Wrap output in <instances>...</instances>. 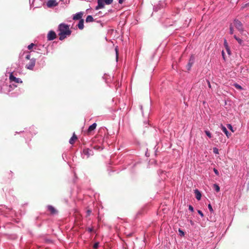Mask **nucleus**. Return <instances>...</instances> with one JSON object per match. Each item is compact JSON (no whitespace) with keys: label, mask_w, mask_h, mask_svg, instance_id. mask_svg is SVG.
Here are the masks:
<instances>
[{"label":"nucleus","mask_w":249,"mask_h":249,"mask_svg":"<svg viewBox=\"0 0 249 249\" xmlns=\"http://www.w3.org/2000/svg\"><path fill=\"white\" fill-rule=\"evenodd\" d=\"M57 31L60 40L65 39L67 36H69L71 33L69 26L65 23H61L59 25Z\"/></svg>","instance_id":"obj_1"},{"label":"nucleus","mask_w":249,"mask_h":249,"mask_svg":"<svg viewBox=\"0 0 249 249\" xmlns=\"http://www.w3.org/2000/svg\"><path fill=\"white\" fill-rule=\"evenodd\" d=\"M234 25L235 28L241 33H242L244 31L243 24L238 20L235 19L234 21Z\"/></svg>","instance_id":"obj_2"},{"label":"nucleus","mask_w":249,"mask_h":249,"mask_svg":"<svg viewBox=\"0 0 249 249\" xmlns=\"http://www.w3.org/2000/svg\"><path fill=\"white\" fill-rule=\"evenodd\" d=\"M36 64V59L32 58L29 63L26 64V68L27 69L33 70Z\"/></svg>","instance_id":"obj_3"},{"label":"nucleus","mask_w":249,"mask_h":249,"mask_svg":"<svg viewBox=\"0 0 249 249\" xmlns=\"http://www.w3.org/2000/svg\"><path fill=\"white\" fill-rule=\"evenodd\" d=\"M56 37L55 33L53 31H50L47 35V38L48 40H53Z\"/></svg>","instance_id":"obj_4"},{"label":"nucleus","mask_w":249,"mask_h":249,"mask_svg":"<svg viewBox=\"0 0 249 249\" xmlns=\"http://www.w3.org/2000/svg\"><path fill=\"white\" fill-rule=\"evenodd\" d=\"M58 5V3L55 0H48L47 2V6L48 8H51L56 6Z\"/></svg>","instance_id":"obj_5"},{"label":"nucleus","mask_w":249,"mask_h":249,"mask_svg":"<svg viewBox=\"0 0 249 249\" xmlns=\"http://www.w3.org/2000/svg\"><path fill=\"white\" fill-rule=\"evenodd\" d=\"M195 61V57L194 56L192 55L189 59V62L186 66V68L188 71L190 70L193 64H194Z\"/></svg>","instance_id":"obj_6"},{"label":"nucleus","mask_w":249,"mask_h":249,"mask_svg":"<svg viewBox=\"0 0 249 249\" xmlns=\"http://www.w3.org/2000/svg\"><path fill=\"white\" fill-rule=\"evenodd\" d=\"M9 79L11 81H14L16 83H21L22 82L20 78H16L12 74L9 76Z\"/></svg>","instance_id":"obj_7"},{"label":"nucleus","mask_w":249,"mask_h":249,"mask_svg":"<svg viewBox=\"0 0 249 249\" xmlns=\"http://www.w3.org/2000/svg\"><path fill=\"white\" fill-rule=\"evenodd\" d=\"M105 1L104 0H98V5L95 7L96 10L104 8Z\"/></svg>","instance_id":"obj_8"},{"label":"nucleus","mask_w":249,"mask_h":249,"mask_svg":"<svg viewBox=\"0 0 249 249\" xmlns=\"http://www.w3.org/2000/svg\"><path fill=\"white\" fill-rule=\"evenodd\" d=\"M83 15V12H79L73 16V20H79V19L80 20L81 19H82L81 18H82Z\"/></svg>","instance_id":"obj_9"},{"label":"nucleus","mask_w":249,"mask_h":249,"mask_svg":"<svg viewBox=\"0 0 249 249\" xmlns=\"http://www.w3.org/2000/svg\"><path fill=\"white\" fill-rule=\"evenodd\" d=\"M48 210L52 214H54L57 213V211L51 205H49L48 206Z\"/></svg>","instance_id":"obj_10"},{"label":"nucleus","mask_w":249,"mask_h":249,"mask_svg":"<svg viewBox=\"0 0 249 249\" xmlns=\"http://www.w3.org/2000/svg\"><path fill=\"white\" fill-rule=\"evenodd\" d=\"M97 126V124L96 123L93 124L92 125H90L88 129V133H90L92 131L94 130Z\"/></svg>","instance_id":"obj_11"},{"label":"nucleus","mask_w":249,"mask_h":249,"mask_svg":"<svg viewBox=\"0 0 249 249\" xmlns=\"http://www.w3.org/2000/svg\"><path fill=\"white\" fill-rule=\"evenodd\" d=\"M77 139V137L76 136L75 134L74 133L72 137L70 139L69 142L71 144H73L75 142V141Z\"/></svg>","instance_id":"obj_12"},{"label":"nucleus","mask_w":249,"mask_h":249,"mask_svg":"<svg viewBox=\"0 0 249 249\" xmlns=\"http://www.w3.org/2000/svg\"><path fill=\"white\" fill-rule=\"evenodd\" d=\"M195 195H196V198L198 200H200L201 197V194L200 192L197 189H196L195 190Z\"/></svg>","instance_id":"obj_13"},{"label":"nucleus","mask_w":249,"mask_h":249,"mask_svg":"<svg viewBox=\"0 0 249 249\" xmlns=\"http://www.w3.org/2000/svg\"><path fill=\"white\" fill-rule=\"evenodd\" d=\"M78 28L80 30H83L84 28V19H81L77 25Z\"/></svg>","instance_id":"obj_14"},{"label":"nucleus","mask_w":249,"mask_h":249,"mask_svg":"<svg viewBox=\"0 0 249 249\" xmlns=\"http://www.w3.org/2000/svg\"><path fill=\"white\" fill-rule=\"evenodd\" d=\"M221 129L223 131V132L226 135L227 137H229V136L231 135V134L229 133L228 131L227 130V128L223 125H221Z\"/></svg>","instance_id":"obj_15"},{"label":"nucleus","mask_w":249,"mask_h":249,"mask_svg":"<svg viewBox=\"0 0 249 249\" xmlns=\"http://www.w3.org/2000/svg\"><path fill=\"white\" fill-rule=\"evenodd\" d=\"M93 21H94V19H93V17L90 15L88 16L86 19V21L87 22H93Z\"/></svg>","instance_id":"obj_16"},{"label":"nucleus","mask_w":249,"mask_h":249,"mask_svg":"<svg viewBox=\"0 0 249 249\" xmlns=\"http://www.w3.org/2000/svg\"><path fill=\"white\" fill-rule=\"evenodd\" d=\"M234 38L238 41V42L240 44H242V42H243V41L241 39L237 37L236 36L234 35Z\"/></svg>","instance_id":"obj_17"},{"label":"nucleus","mask_w":249,"mask_h":249,"mask_svg":"<svg viewBox=\"0 0 249 249\" xmlns=\"http://www.w3.org/2000/svg\"><path fill=\"white\" fill-rule=\"evenodd\" d=\"M213 187L217 192H218L220 191V187H219V186L217 184H214Z\"/></svg>","instance_id":"obj_18"},{"label":"nucleus","mask_w":249,"mask_h":249,"mask_svg":"<svg viewBox=\"0 0 249 249\" xmlns=\"http://www.w3.org/2000/svg\"><path fill=\"white\" fill-rule=\"evenodd\" d=\"M205 134H206V135L209 138H212V135H211V133H210V132L208 130H205Z\"/></svg>","instance_id":"obj_19"},{"label":"nucleus","mask_w":249,"mask_h":249,"mask_svg":"<svg viewBox=\"0 0 249 249\" xmlns=\"http://www.w3.org/2000/svg\"><path fill=\"white\" fill-rule=\"evenodd\" d=\"M113 0H104L105 1V3L106 4H110L112 3Z\"/></svg>","instance_id":"obj_20"},{"label":"nucleus","mask_w":249,"mask_h":249,"mask_svg":"<svg viewBox=\"0 0 249 249\" xmlns=\"http://www.w3.org/2000/svg\"><path fill=\"white\" fill-rule=\"evenodd\" d=\"M234 87L237 89H242V88L241 86L239 85L238 84H235L234 85Z\"/></svg>","instance_id":"obj_21"},{"label":"nucleus","mask_w":249,"mask_h":249,"mask_svg":"<svg viewBox=\"0 0 249 249\" xmlns=\"http://www.w3.org/2000/svg\"><path fill=\"white\" fill-rule=\"evenodd\" d=\"M213 152L214 153L216 154H218V148H216V147H214L213 148Z\"/></svg>","instance_id":"obj_22"},{"label":"nucleus","mask_w":249,"mask_h":249,"mask_svg":"<svg viewBox=\"0 0 249 249\" xmlns=\"http://www.w3.org/2000/svg\"><path fill=\"white\" fill-rule=\"evenodd\" d=\"M227 127L231 131H232V132H234V131L233 130V128H232V125L231 124H227Z\"/></svg>","instance_id":"obj_23"},{"label":"nucleus","mask_w":249,"mask_h":249,"mask_svg":"<svg viewBox=\"0 0 249 249\" xmlns=\"http://www.w3.org/2000/svg\"><path fill=\"white\" fill-rule=\"evenodd\" d=\"M98 246H99V243L97 242V243H95L93 245V248L94 249H96L98 248Z\"/></svg>","instance_id":"obj_24"},{"label":"nucleus","mask_w":249,"mask_h":249,"mask_svg":"<svg viewBox=\"0 0 249 249\" xmlns=\"http://www.w3.org/2000/svg\"><path fill=\"white\" fill-rule=\"evenodd\" d=\"M115 52H116V59L118 60V49L116 47L115 48Z\"/></svg>","instance_id":"obj_25"},{"label":"nucleus","mask_w":249,"mask_h":249,"mask_svg":"<svg viewBox=\"0 0 249 249\" xmlns=\"http://www.w3.org/2000/svg\"><path fill=\"white\" fill-rule=\"evenodd\" d=\"M35 46V44L34 43H31L28 46V48L29 50H31V49H32V48L33 47V46Z\"/></svg>","instance_id":"obj_26"},{"label":"nucleus","mask_w":249,"mask_h":249,"mask_svg":"<svg viewBox=\"0 0 249 249\" xmlns=\"http://www.w3.org/2000/svg\"><path fill=\"white\" fill-rule=\"evenodd\" d=\"M208 208H209V210H210V211L211 212H213V209L212 206H211V205L210 204H209L208 205Z\"/></svg>","instance_id":"obj_27"},{"label":"nucleus","mask_w":249,"mask_h":249,"mask_svg":"<svg viewBox=\"0 0 249 249\" xmlns=\"http://www.w3.org/2000/svg\"><path fill=\"white\" fill-rule=\"evenodd\" d=\"M178 231H179L180 235H181V236L184 235V232L181 230L179 229Z\"/></svg>","instance_id":"obj_28"},{"label":"nucleus","mask_w":249,"mask_h":249,"mask_svg":"<svg viewBox=\"0 0 249 249\" xmlns=\"http://www.w3.org/2000/svg\"><path fill=\"white\" fill-rule=\"evenodd\" d=\"M230 34H232L233 33V28L231 26H230Z\"/></svg>","instance_id":"obj_29"},{"label":"nucleus","mask_w":249,"mask_h":249,"mask_svg":"<svg viewBox=\"0 0 249 249\" xmlns=\"http://www.w3.org/2000/svg\"><path fill=\"white\" fill-rule=\"evenodd\" d=\"M197 212L200 215V216L201 217H203L204 216L203 213H202V212L200 210H198Z\"/></svg>","instance_id":"obj_30"},{"label":"nucleus","mask_w":249,"mask_h":249,"mask_svg":"<svg viewBox=\"0 0 249 249\" xmlns=\"http://www.w3.org/2000/svg\"><path fill=\"white\" fill-rule=\"evenodd\" d=\"M189 210H190L191 212L194 211V208L192 206L189 205Z\"/></svg>","instance_id":"obj_31"},{"label":"nucleus","mask_w":249,"mask_h":249,"mask_svg":"<svg viewBox=\"0 0 249 249\" xmlns=\"http://www.w3.org/2000/svg\"><path fill=\"white\" fill-rule=\"evenodd\" d=\"M224 45H225L226 48H228V43H227V40L226 39H225V40H224Z\"/></svg>","instance_id":"obj_32"},{"label":"nucleus","mask_w":249,"mask_h":249,"mask_svg":"<svg viewBox=\"0 0 249 249\" xmlns=\"http://www.w3.org/2000/svg\"><path fill=\"white\" fill-rule=\"evenodd\" d=\"M83 153L85 154L88 155V149H84L83 150Z\"/></svg>","instance_id":"obj_33"},{"label":"nucleus","mask_w":249,"mask_h":249,"mask_svg":"<svg viewBox=\"0 0 249 249\" xmlns=\"http://www.w3.org/2000/svg\"><path fill=\"white\" fill-rule=\"evenodd\" d=\"M91 213V210H87V215H89Z\"/></svg>","instance_id":"obj_34"},{"label":"nucleus","mask_w":249,"mask_h":249,"mask_svg":"<svg viewBox=\"0 0 249 249\" xmlns=\"http://www.w3.org/2000/svg\"><path fill=\"white\" fill-rule=\"evenodd\" d=\"M26 59H27V60H30V54H28L25 57Z\"/></svg>","instance_id":"obj_35"},{"label":"nucleus","mask_w":249,"mask_h":249,"mask_svg":"<svg viewBox=\"0 0 249 249\" xmlns=\"http://www.w3.org/2000/svg\"><path fill=\"white\" fill-rule=\"evenodd\" d=\"M213 171H214V172L215 173V174H216V175H218L219 172H218V171H217V170H216V169L214 168V169H213Z\"/></svg>","instance_id":"obj_36"},{"label":"nucleus","mask_w":249,"mask_h":249,"mask_svg":"<svg viewBox=\"0 0 249 249\" xmlns=\"http://www.w3.org/2000/svg\"><path fill=\"white\" fill-rule=\"evenodd\" d=\"M88 231H89V232H92V231H93V229L92 228H89L88 229Z\"/></svg>","instance_id":"obj_37"},{"label":"nucleus","mask_w":249,"mask_h":249,"mask_svg":"<svg viewBox=\"0 0 249 249\" xmlns=\"http://www.w3.org/2000/svg\"><path fill=\"white\" fill-rule=\"evenodd\" d=\"M124 0H119V3L122 4L123 3Z\"/></svg>","instance_id":"obj_38"},{"label":"nucleus","mask_w":249,"mask_h":249,"mask_svg":"<svg viewBox=\"0 0 249 249\" xmlns=\"http://www.w3.org/2000/svg\"><path fill=\"white\" fill-rule=\"evenodd\" d=\"M226 48V50H227V51L228 53L229 54H230V49H229V48L228 47V48Z\"/></svg>","instance_id":"obj_39"},{"label":"nucleus","mask_w":249,"mask_h":249,"mask_svg":"<svg viewBox=\"0 0 249 249\" xmlns=\"http://www.w3.org/2000/svg\"><path fill=\"white\" fill-rule=\"evenodd\" d=\"M222 56H223V58L225 59L224 52L223 51H222Z\"/></svg>","instance_id":"obj_40"},{"label":"nucleus","mask_w":249,"mask_h":249,"mask_svg":"<svg viewBox=\"0 0 249 249\" xmlns=\"http://www.w3.org/2000/svg\"><path fill=\"white\" fill-rule=\"evenodd\" d=\"M209 87L210 88H211V85H210V83L209 82Z\"/></svg>","instance_id":"obj_41"},{"label":"nucleus","mask_w":249,"mask_h":249,"mask_svg":"<svg viewBox=\"0 0 249 249\" xmlns=\"http://www.w3.org/2000/svg\"><path fill=\"white\" fill-rule=\"evenodd\" d=\"M61 1H63V0H60Z\"/></svg>","instance_id":"obj_42"}]
</instances>
